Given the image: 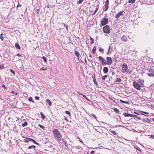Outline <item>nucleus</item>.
<instances>
[{
    "label": "nucleus",
    "mask_w": 154,
    "mask_h": 154,
    "mask_svg": "<svg viewBox=\"0 0 154 154\" xmlns=\"http://www.w3.org/2000/svg\"><path fill=\"white\" fill-rule=\"evenodd\" d=\"M53 134L55 140L59 142L62 140L64 142H65L64 140L62 138V134L57 129H54L53 131Z\"/></svg>",
    "instance_id": "1"
},
{
    "label": "nucleus",
    "mask_w": 154,
    "mask_h": 154,
    "mask_svg": "<svg viewBox=\"0 0 154 154\" xmlns=\"http://www.w3.org/2000/svg\"><path fill=\"white\" fill-rule=\"evenodd\" d=\"M122 67V72L125 73L127 72L128 69V66L125 63H123L121 66Z\"/></svg>",
    "instance_id": "2"
},
{
    "label": "nucleus",
    "mask_w": 154,
    "mask_h": 154,
    "mask_svg": "<svg viewBox=\"0 0 154 154\" xmlns=\"http://www.w3.org/2000/svg\"><path fill=\"white\" fill-rule=\"evenodd\" d=\"M103 32L106 34L109 33L110 32V28L108 25H106L103 27Z\"/></svg>",
    "instance_id": "3"
},
{
    "label": "nucleus",
    "mask_w": 154,
    "mask_h": 154,
    "mask_svg": "<svg viewBox=\"0 0 154 154\" xmlns=\"http://www.w3.org/2000/svg\"><path fill=\"white\" fill-rule=\"evenodd\" d=\"M133 86L134 88L137 90H140V87H141L140 85L138 84V82L134 81L133 82Z\"/></svg>",
    "instance_id": "4"
},
{
    "label": "nucleus",
    "mask_w": 154,
    "mask_h": 154,
    "mask_svg": "<svg viewBox=\"0 0 154 154\" xmlns=\"http://www.w3.org/2000/svg\"><path fill=\"white\" fill-rule=\"evenodd\" d=\"M106 64L107 63L108 65H110L112 63L113 61L110 57H106Z\"/></svg>",
    "instance_id": "5"
},
{
    "label": "nucleus",
    "mask_w": 154,
    "mask_h": 154,
    "mask_svg": "<svg viewBox=\"0 0 154 154\" xmlns=\"http://www.w3.org/2000/svg\"><path fill=\"white\" fill-rule=\"evenodd\" d=\"M101 25L104 26L108 22V20L107 18H104L101 21Z\"/></svg>",
    "instance_id": "6"
},
{
    "label": "nucleus",
    "mask_w": 154,
    "mask_h": 154,
    "mask_svg": "<svg viewBox=\"0 0 154 154\" xmlns=\"http://www.w3.org/2000/svg\"><path fill=\"white\" fill-rule=\"evenodd\" d=\"M98 57L99 59L101 62L102 64L103 65H105L106 64V62L104 58H103L102 57L100 56L99 57Z\"/></svg>",
    "instance_id": "7"
},
{
    "label": "nucleus",
    "mask_w": 154,
    "mask_h": 154,
    "mask_svg": "<svg viewBox=\"0 0 154 154\" xmlns=\"http://www.w3.org/2000/svg\"><path fill=\"white\" fill-rule=\"evenodd\" d=\"M109 0H106L105 4V9L104 10V11H106L108 9L109 7Z\"/></svg>",
    "instance_id": "8"
},
{
    "label": "nucleus",
    "mask_w": 154,
    "mask_h": 154,
    "mask_svg": "<svg viewBox=\"0 0 154 154\" xmlns=\"http://www.w3.org/2000/svg\"><path fill=\"white\" fill-rule=\"evenodd\" d=\"M123 11H121L118 13L115 16V18L118 19L119 17L123 15Z\"/></svg>",
    "instance_id": "9"
},
{
    "label": "nucleus",
    "mask_w": 154,
    "mask_h": 154,
    "mask_svg": "<svg viewBox=\"0 0 154 154\" xmlns=\"http://www.w3.org/2000/svg\"><path fill=\"white\" fill-rule=\"evenodd\" d=\"M150 71H149V72L147 73V75L149 76H154V72L153 71H152V69H150Z\"/></svg>",
    "instance_id": "10"
},
{
    "label": "nucleus",
    "mask_w": 154,
    "mask_h": 154,
    "mask_svg": "<svg viewBox=\"0 0 154 154\" xmlns=\"http://www.w3.org/2000/svg\"><path fill=\"white\" fill-rule=\"evenodd\" d=\"M137 82H138V83L140 85V86H141V87H143V81L140 79L137 80Z\"/></svg>",
    "instance_id": "11"
},
{
    "label": "nucleus",
    "mask_w": 154,
    "mask_h": 154,
    "mask_svg": "<svg viewBox=\"0 0 154 154\" xmlns=\"http://www.w3.org/2000/svg\"><path fill=\"white\" fill-rule=\"evenodd\" d=\"M121 40L124 42H126L127 41L128 39L126 36L124 35L121 37Z\"/></svg>",
    "instance_id": "12"
},
{
    "label": "nucleus",
    "mask_w": 154,
    "mask_h": 154,
    "mask_svg": "<svg viewBox=\"0 0 154 154\" xmlns=\"http://www.w3.org/2000/svg\"><path fill=\"white\" fill-rule=\"evenodd\" d=\"M108 72V69L106 67H104L103 68V72L104 73H107Z\"/></svg>",
    "instance_id": "13"
},
{
    "label": "nucleus",
    "mask_w": 154,
    "mask_h": 154,
    "mask_svg": "<svg viewBox=\"0 0 154 154\" xmlns=\"http://www.w3.org/2000/svg\"><path fill=\"white\" fill-rule=\"evenodd\" d=\"M123 115L125 117H131V116L132 115V114H129L127 113L126 112H124L123 113Z\"/></svg>",
    "instance_id": "14"
},
{
    "label": "nucleus",
    "mask_w": 154,
    "mask_h": 154,
    "mask_svg": "<svg viewBox=\"0 0 154 154\" xmlns=\"http://www.w3.org/2000/svg\"><path fill=\"white\" fill-rule=\"evenodd\" d=\"M75 55L77 57L78 60H79V56L80 55L79 53L77 51H75Z\"/></svg>",
    "instance_id": "15"
},
{
    "label": "nucleus",
    "mask_w": 154,
    "mask_h": 154,
    "mask_svg": "<svg viewBox=\"0 0 154 154\" xmlns=\"http://www.w3.org/2000/svg\"><path fill=\"white\" fill-rule=\"evenodd\" d=\"M23 137L25 138V139L23 140V141L25 143L28 142L29 141H30V140L29 139H31L30 138L24 137V136H23Z\"/></svg>",
    "instance_id": "16"
},
{
    "label": "nucleus",
    "mask_w": 154,
    "mask_h": 154,
    "mask_svg": "<svg viewBox=\"0 0 154 154\" xmlns=\"http://www.w3.org/2000/svg\"><path fill=\"white\" fill-rule=\"evenodd\" d=\"M112 47L110 45H109V47L108 50V52L107 53V54H108L109 53H111V51L110 50L111 49H112Z\"/></svg>",
    "instance_id": "17"
},
{
    "label": "nucleus",
    "mask_w": 154,
    "mask_h": 154,
    "mask_svg": "<svg viewBox=\"0 0 154 154\" xmlns=\"http://www.w3.org/2000/svg\"><path fill=\"white\" fill-rule=\"evenodd\" d=\"M46 102L50 106H51V105L52 103L50 100L48 99H47L46 100Z\"/></svg>",
    "instance_id": "18"
},
{
    "label": "nucleus",
    "mask_w": 154,
    "mask_h": 154,
    "mask_svg": "<svg viewBox=\"0 0 154 154\" xmlns=\"http://www.w3.org/2000/svg\"><path fill=\"white\" fill-rule=\"evenodd\" d=\"M15 46L16 48L18 49H20V46L17 43H15Z\"/></svg>",
    "instance_id": "19"
},
{
    "label": "nucleus",
    "mask_w": 154,
    "mask_h": 154,
    "mask_svg": "<svg viewBox=\"0 0 154 154\" xmlns=\"http://www.w3.org/2000/svg\"><path fill=\"white\" fill-rule=\"evenodd\" d=\"M136 0H128V3L133 4L135 2Z\"/></svg>",
    "instance_id": "20"
},
{
    "label": "nucleus",
    "mask_w": 154,
    "mask_h": 154,
    "mask_svg": "<svg viewBox=\"0 0 154 154\" xmlns=\"http://www.w3.org/2000/svg\"><path fill=\"white\" fill-rule=\"evenodd\" d=\"M30 141H31L33 143H34L35 144H38V143H37L35 140L32 139L31 138V139H29Z\"/></svg>",
    "instance_id": "21"
},
{
    "label": "nucleus",
    "mask_w": 154,
    "mask_h": 154,
    "mask_svg": "<svg viewBox=\"0 0 154 154\" xmlns=\"http://www.w3.org/2000/svg\"><path fill=\"white\" fill-rule=\"evenodd\" d=\"M120 102H121L122 103H126V104L128 103V101H123L122 100H120Z\"/></svg>",
    "instance_id": "22"
},
{
    "label": "nucleus",
    "mask_w": 154,
    "mask_h": 154,
    "mask_svg": "<svg viewBox=\"0 0 154 154\" xmlns=\"http://www.w3.org/2000/svg\"><path fill=\"white\" fill-rule=\"evenodd\" d=\"M36 147V146H29L28 147V149H32V148H33V149H35Z\"/></svg>",
    "instance_id": "23"
},
{
    "label": "nucleus",
    "mask_w": 154,
    "mask_h": 154,
    "mask_svg": "<svg viewBox=\"0 0 154 154\" xmlns=\"http://www.w3.org/2000/svg\"><path fill=\"white\" fill-rule=\"evenodd\" d=\"M113 109L114 111L116 113H119V110L118 109L114 108Z\"/></svg>",
    "instance_id": "24"
},
{
    "label": "nucleus",
    "mask_w": 154,
    "mask_h": 154,
    "mask_svg": "<svg viewBox=\"0 0 154 154\" xmlns=\"http://www.w3.org/2000/svg\"><path fill=\"white\" fill-rule=\"evenodd\" d=\"M27 125V123L26 122H25L23 123L22 124V125L23 127H24Z\"/></svg>",
    "instance_id": "25"
},
{
    "label": "nucleus",
    "mask_w": 154,
    "mask_h": 154,
    "mask_svg": "<svg viewBox=\"0 0 154 154\" xmlns=\"http://www.w3.org/2000/svg\"><path fill=\"white\" fill-rule=\"evenodd\" d=\"M90 40H91V42H90L91 44H93L94 43V41L93 39L92 38H91V37H90Z\"/></svg>",
    "instance_id": "26"
},
{
    "label": "nucleus",
    "mask_w": 154,
    "mask_h": 154,
    "mask_svg": "<svg viewBox=\"0 0 154 154\" xmlns=\"http://www.w3.org/2000/svg\"><path fill=\"white\" fill-rule=\"evenodd\" d=\"M40 115H41V117L43 119H44L45 118V116L42 112H40Z\"/></svg>",
    "instance_id": "27"
},
{
    "label": "nucleus",
    "mask_w": 154,
    "mask_h": 154,
    "mask_svg": "<svg viewBox=\"0 0 154 154\" xmlns=\"http://www.w3.org/2000/svg\"><path fill=\"white\" fill-rule=\"evenodd\" d=\"M107 75H105L104 76H103L102 78V79L103 80H105L107 78Z\"/></svg>",
    "instance_id": "28"
},
{
    "label": "nucleus",
    "mask_w": 154,
    "mask_h": 154,
    "mask_svg": "<svg viewBox=\"0 0 154 154\" xmlns=\"http://www.w3.org/2000/svg\"><path fill=\"white\" fill-rule=\"evenodd\" d=\"M84 1V0H79L78 2L77 3V4H80Z\"/></svg>",
    "instance_id": "29"
},
{
    "label": "nucleus",
    "mask_w": 154,
    "mask_h": 154,
    "mask_svg": "<svg viewBox=\"0 0 154 154\" xmlns=\"http://www.w3.org/2000/svg\"><path fill=\"white\" fill-rule=\"evenodd\" d=\"M121 79L119 78H117V79H116V82H121Z\"/></svg>",
    "instance_id": "30"
},
{
    "label": "nucleus",
    "mask_w": 154,
    "mask_h": 154,
    "mask_svg": "<svg viewBox=\"0 0 154 154\" xmlns=\"http://www.w3.org/2000/svg\"><path fill=\"white\" fill-rule=\"evenodd\" d=\"M42 59L45 62H46L47 59H46V58L45 57L43 56L42 57Z\"/></svg>",
    "instance_id": "31"
},
{
    "label": "nucleus",
    "mask_w": 154,
    "mask_h": 154,
    "mask_svg": "<svg viewBox=\"0 0 154 154\" xmlns=\"http://www.w3.org/2000/svg\"><path fill=\"white\" fill-rule=\"evenodd\" d=\"M3 34L2 33L1 34H0V38L3 41V37L2 36Z\"/></svg>",
    "instance_id": "32"
},
{
    "label": "nucleus",
    "mask_w": 154,
    "mask_h": 154,
    "mask_svg": "<svg viewBox=\"0 0 154 154\" xmlns=\"http://www.w3.org/2000/svg\"><path fill=\"white\" fill-rule=\"evenodd\" d=\"M38 126L40 127V128H41L43 129H45V127L43 126L42 125H40V124H38Z\"/></svg>",
    "instance_id": "33"
},
{
    "label": "nucleus",
    "mask_w": 154,
    "mask_h": 154,
    "mask_svg": "<svg viewBox=\"0 0 154 154\" xmlns=\"http://www.w3.org/2000/svg\"><path fill=\"white\" fill-rule=\"evenodd\" d=\"M65 113L69 115V116H70L71 113L70 112L68 111H65Z\"/></svg>",
    "instance_id": "34"
},
{
    "label": "nucleus",
    "mask_w": 154,
    "mask_h": 154,
    "mask_svg": "<svg viewBox=\"0 0 154 154\" xmlns=\"http://www.w3.org/2000/svg\"><path fill=\"white\" fill-rule=\"evenodd\" d=\"M63 24H64V26L67 29V31H68V26L66 24H65L64 23H63Z\"/></svg>",
    "instance_id": "35"
},
{
    "label": "nucleus",
    "mask_w": 154,
    "mask_h": 154,
    "mask_svg": "<svg viewBox=\"0 0 154 154\" xmlns=\"http://www.w3.org/2000/svg\"><path fill=\"white\" fill-rule=\"evenodd\" d=\"M83 97L85 98L86 99V100H88L89 101H90V100L89 99H88L86 97V96H85V95H83Z\"/></svg>",
    "instance_id": "36"
},
{
    "label": "nucleus",
    "mask_w": 154,
    "mask_h": 154,
    "mask_svg": "<svg viewBox=\"0 0 154 154\" xmlns=\"http://www.w3.org/2000/svg\"><path fill=\"white\" fill-rule=\"evenodd\" d=\"M28 100L30 101H31L32 102H33V101L32 100V97H29V98H28Z\"/></svg>",
    "instance_id": "37"
},
{
    "label": "nucleus",
    "mask_w": 154,
    "mask_h": 154,
    "mask_svg": "<svg viewBox=\"0 0 154 154\" xmlns=\"http://www.w3.org/2000/svg\"><path fill=\"white\" fill-rule=\"evenodd\" d=\"M9 70H10V71L13 74H15V72L14 71H13V70H12L11 69H10Z\"/></svg>",
    "instance_id": "38"
},
{
    "label": "nucleus",
    "mask_w": 154,
    "mask_h": 154,
    "mask_svg": "<svg viewBox=\"0 0 154 154\" xmlns=\"http://www.w3.org/2000/svg\"><path fill=\"white\" fill-rule=\"evenodd\" d=\"M110 132L112 134H113L114 135H116V133L115 132V131H110Z\"/></svg>",
    "instance_id": "39"
},
{
    "label": "nucleus",
    "mask_w": 154,
    "mask_h": 154,
    "mask_svg": "<svg viewBox=\"0 0 154 154\" xmlns=\"http://www.w3.org/2000/svg\"><path fill=\"white\" fill-rule=\"evenodd\" d=\"M11 93H12L14 94L15 95H17V92H15L14 91H11Z\"/></svg>",
    "instance_id": "40"
},
{
    "label": "nucleus",
    "mask_w": 154,
    "mask_h": 154,
    "mask_svg": "<svg viewBox=\"0 0 154 154\" xmlns=\"http://www.w3.org/2000/svg\"><path fill=\"white\" fill-rule=\"evenodd\" d=\"M4 67L3 65H0V69H4Z\"/></svg>",
    "instance_id": "41"
},
{
    "label": "nucleus",
    "mask_w": 154,
    "mask_h": 154,
    "mask_svg": "<svg viewBox=\"0 0 154 154\" xmlns=\"http://www.w3.org/2000/svg\"><path fill=\"white\" fill-rule=\"evenodd\" d=\"M93 82L95 85H97V82L95 79H94Z\"/></svg>",
    "instance_id": "42"
},
{
    "label": "nucleus",
    "mask_w": 154,
    "mask_h": 154,
    "mask_svg": "<svg viewBox=\"0 0 154 154\" xmlns=\"http://www.w3.org/2000/svg\"><path fill=\"white\" fill-rule=\"evenodd\" d=\"M150 138L154 139V135H151L150 137Z\"/></svg>",
    "instance_id": "43"
},
{
    "label": "nucleus",
    "mask_w": 154,
    "mask_h": 154,
    "mask_svg": "<svg viewBox=\"0 0 154 154\" xmlns=\"http://www.w3.org/2000/svg\"><path fill=\"white\" fill-rule=\"evenodd\" d=\"M98 10V8H97L96 9V10L94 11V12L93 14V15H94L96 13L97 11Z\"/></svg>",
    "instance_id": "44"
},
{
    "label": "nucleus",
    "mask_w": 154,
    "mask_h": 154,
    "mask_svg": "<svg viewBox=\"0 0 154 154\" xmlns=\"http://www.w3.org/2000/svg\"><path fill=\"white\" fill-rule=\"evenodd\" d=\"M99 51L100 52H102L104 51V50L102 48H100L99 49Z\"/></svg>",
    "instance_id": "45"
},
{
    "label": "nucleus",
    "mask_w": 154,
    "mask_h": 154,
    "mask_svg": "<svg viewBox=\"0 0 154 154\" xmlns=\"http://www.w3.org/2000/svg\"><path fill=\"white\" fill-rule=\"evenodd\" d=\"M132 116H131V117H136V118H138V119H139L138 117L136 115H134L133 114H132Z\"/></svg>",
    "instance_id": "46"
},
{
    "label": "nucleus",
    "mask_w": 154,
    "mask_h": 154,
    "mask_svg": "<svg viewBox=\"0 0 154 154\" xmlns=\"http://www.w3.org/2000/svg\"><path fill=\"white\" fill-rule=\"evenodd\" d=\"M35 100H39V97L38 96H35Z\"/></svg>",
    "instance_id": "47"
},
{
    "label": "nucleus",
    "mask_w": 154,
    "mask_h": 154,
    "mask_svg": "<svg viewBox=\"0 0 154 154\" xmlns=\"http://www.w3.org/2000/svg\"><path fill=\"white\" fill-rule=\"evenodd\" d=\"M141 112L143 113H144L145 114H149V113L148 112H145L142 111H141Z\"/></svg>",
    "instance_id": "48"
},
{
    "label": "nucleus",
    "mask_w": 154,
    "mask_h": 154,
    "mask_svg": "<svg viewBox=\"0 0 154 154\" xmlns=\"http://www.w3.org/2000/svg\"><path fill=\"white\" fill-rule=\"evenodd\" d=\"M17 56H18V57H22V56L20 54H19L18 53L17 54Z\"/></svg>",
    "instance_id": "49"
},
{
    "label": "nucleus",
    "mask_w": 154,
    "mask_h": 154,
    "mask_svg": "<svg viewBox=\"0 0 154 154\" xmlns=\"http://www.w3.org/2000/svg\"><path fill=\"white\" fill-rule=\"evenodd\" d=\"M94 48H95V47H94L93 48V49L92 50V51H93L94 53L95 52V51H96V48H95V49H94Z\"/></svg>",
    "instance_id": "50"
},
{
    "label": "nucleus",
    "mask_w": 154,
    "mask_h": 154,
    "mask_svg": "<svg viewBox=\"0 0 154 154\" xmlns=\"http://www.w3.org/2000/svg\"><path fill=\"white\" fill-rule=\"evenodd\" d=\"M91 115L94 117H95L96 118V116L94 114H92Z\"/></svg>",
    "instance_id": "51"
},
{
    "label": "nucleus",
    "mask_w": 154,
    "mask_h": 154,
    "mask_svg": "<svg viewBox=\"0 0 154 154\" xmlns=\"http://www.w3.org/2000/svg\"><path fill=\"white\" fill-rule=\"evenodd\" d=\"M81 147L79 146H78L76 147V148L78 149H80L81 148Z\"/></svg>",
    "instance_id": "52"
},
{
    "label": "nucleus",
    "mask_w": 154,
    "mask_h": 154,
    "mask_svg": "<svg viewBox=\"0 0 154 154\" xmlns=\"http://www.w3.org/2000/svg\"><path fill=\"white\" fill-rule=\"evenodd\" d=\"M18 5H17V8L18 7H20L21 6V5H19V2L18 1Z\"/></svg>",
    "instance_id": "53"
},
{
    "label": "nucleus",
    "mask_w": 154,
    "mask_h": 154,
    "mask_svg": "<svg viewBox=\"0 0 154 154\" xmlns=\"http://www.w3.org/2000/svg\"><path fill=\"white\" fill-rule=\"evenodd\" d=\"M78 93L79 94V95H82L83 96V94H82L80 93L79 92H78Z\"/></svg>",
    "instance_id": "54"
},
{
    "label": "nucleus",
    "mask_w": 154,
    "mask_h": 154,
    "mask_svg": "<svg viewBox=\"0 0 154 154\" xmlns=\"http://www.w3.org/2000/svg\"><path fill=\"white\" fill-rule=\"evenodd\" d=\"M94 151H92L91 152V154H93V153H94Z\"/></svg>",
    "instance_id": "55"
},
{
    "label": "nucleus",
    "mask_w": 154,
    "mask_h": 154,
    "mask_svg": "<svg viewBox=\"0 0 154 154\" xmlns=\"http://www.w3.org/2000/svg\"><path fill=\"white\" fill-rule=\"evenodd\" d=\"M2 87L4 88H5V85H2Z\"/></svg>",
    "instance_id": "56"
},
{
    "label": "nucleus",
    "mask_w": 154,
    "mask_h": 154,
    "mask_svg": "<svg viewBox=\"0 0 154 154\" xmlns=\"http://www.w3.org/2000/svg\"><path fill=\"white\" fill-rule=\"evenodd\" d=\"M114 74H115V73H114V72H112V75H114Z\"/></svg>",
    "instance_id": "57"
},
{
    "label": "nucleus",
    "mask_w": 154,
    "mask_h": 154,
    "mask_svg": "<svg viewBox=\"0 0 154 154\" xmlns=\"http://www.w3.org/2000/svg\"><path fill=\"white\" fill-rule=\"evenodd\" d=\"M39 9H37V12H39Z\"/></svg>",
    "instance_id": "58"
},
{
    "label": "nucleus",
    "mask_w": 154,
    "mask_h": 154,
    "mask_svg": "<svg viewBox=\"0 0 154 154\" xmlns=\"http://www.w3.org/2000/svg\"><path fill=\"white\" fill-rule=\"evenodd\" d=\"M85 61L86 63H87V60L86 59H85Z\"/></svg>",
    "instance_id": "59"
},
{
    "label": "nucleus",
    "mask_w": 154,
    "mask_h": 154,
    "mask_svg": "<svg viewBox=\"0 0 154 154\" xmlns=\"http://www.w3.org/2000/svg\"><path fill=\"white\" fill-rule=\"evenodd\" d=\"M80 142H82V143H83V142L82 140H80Z\"/></svg>",
    "instance_id": "60"
},
{
    "label": "nucleus",
    "mask_w": 154,
    "mask_h": 154,
    "mask_svg": "<svg viewBox=\"0 0 154 154\" xmlns=\"http://www.w3.org/2000/svg\"><path fill=\"white\" fill-rule=\"evenodd\" d=\"M89 57H91V55L90 54V55H89Z\"/></svg>",
    "instance_id": "61"
},
{
    "label": "nucleus",
    "mask_w": 154,
    "mask_h": 154,
    "mask_svg": "<svg viewBox=\"0 0 154 154\" xmlns=\"http://www.w3.org/2000/svg\"><path fill=\"white\" fill-rule=\"evenodd\" d=\"M152 120H153V121L154 122V118H153Z\"/></svg>",
    "instance_id": "62"
},
{
    "label": "nucleus",
    "mask_w": 154,
    "mask_h": 154,
    "mask_svg": "<svg viewBox=\"0 0 154 154\" xmlns=\"http://www.w3.org/2000/svg\"><path fill=\"white\" fill-rule=\"evenodd\" d=\"M47 7L48 8H49V6L48 5V6H47Z\"/></svg>",
    "instance_id": "63"
},
{
    "label": "nucleus",
    "mask_w": 154,
    "mask_h": 154,
    "mask_svg": "<svg viewBox=\"0 0 154 154\" xmlns=\"http://www.w3.org/2000/svg\"><path fill=\"white\" fill-rule=\"evenodd\" d=\"M115 3H117V2H116V1H115Z\"/></svg>",
    "instance_id": "64"
}]
</instances>
